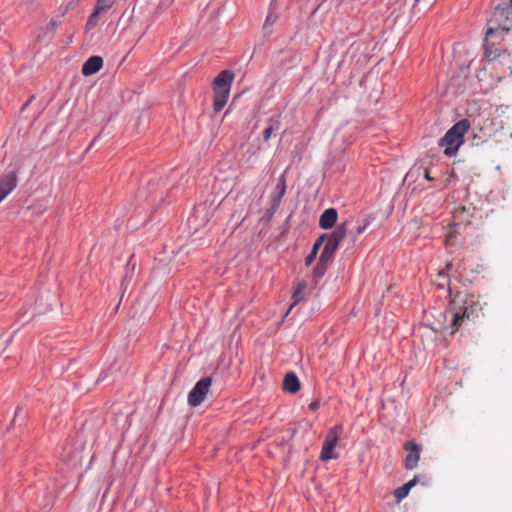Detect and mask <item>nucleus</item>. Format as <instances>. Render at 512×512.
<instances>
[{
  "instance_id": "nucleus-8",
  "label": "nucleus",
  "mask_w": 512,
  "mask_h": 512,
  "mask_svg": "<svg viewBox=\"0 0 512 512\" xmlns=\"http://www.w3.org/2000/svg\"><path fill=\"white\" fill-rule=\"evenodd\" d=\"M310 295V290L308 289V284L306 281L301 280L298 281L293 289L292 299L293 302L288 310L290 312L294 306L299 304L302 301H306Z\"/></svg>"
},
{
  "instance_id": "nucleus-10",
  "label": "nucleus",
  "mask_w": 512,
  "mask_h": 512,
  "mask_svg": "<svg viewBox=\"0 0 512 512\" xmlns=\"http://www.w3.org/2000/svg\"><path fill=\"white\" fill-rule=\"evenodd\" d=\"M103 66V59L100 56H91L82 66V74L84 76H91L97 73Z\"/></svg>"
},
{
  "instance_id": "nucleus-9",
  "label": "nucleus",
  "mask_w": 512,
  "mask_h": 512,
  "mask_svg": "<svg viewBox=\"0 0 512 512\" xmlns=\"http://www.w3.org/2000/svg\"><path fill=\"white\" fill-rule=\"evenodd\" d=\"M234 80V73L230 70L221 71L214 79V90L230 91L231 84Z\"/></svg>"
},
{
  "instance_id": "nucleus-5",
  "label": "nucleus",
  "mask_w": 512,
  "mask_h": 512,
  "mask_svg": "<svg viewBox=\"0 0 512 512\" xmlns=\"http://www.w3.org/2000/svg\"><path fill=\"white\" fill-rule=\"evenodd\" d=\"M210 386V378H203L198 381L188 394V403L194 407L200 405L204 401Z\"/></svg>"
},
{
  "instance_id": "nucleus-20",
  "label": "nucleus",
  "mask_w": 512,
  "mask_h": 512,
  "mask_svg": "<svg viewBox=\"0 0 512 512\" xmlns=\"http://www.w3.org/2000/svg\"><path fill=\"white\" fill-rule=\"evenodd\" d=\"M100 14L101 13L99 11L94 9V11L91 13V15L89 16V18L86 22L87 30H91L97 25Z\"/></svg>"
},
{
  "instance_id": "nucleus-29",
  "label": "nucleus",
  "mask_w": 512,
  "mask_h": 512,
  "mask_svg": "<svg viewBox=\"0 0 512 512\" xmlns=\"http://www.w3.org/2000/svg\"><path fill=\"white\" fill-rule=\"evenodd\" d=\"M465 211H466L465 207H461V208H460V210H457V211H456V214H455V216H454V217L456 218L458 213H460V212H461V213H464Z\"/></svg>"
},
{
  "instance_id": "nucleus-31",
  "label": "nucleus",
  "mask_w": 512,
  "mask_h": 512,
  "mask_svg": "<svg viewBox=\"0 0 512 512\" xmlns=\"http://www.w3.org/2000/svg\"><path fill=\"white\" fill-rule=\"evenodd\" d=\"M317 406H318V405H317V403H316V402H313V403H311V404H310V406H309V407H310V409L314 410V409H316V408H317Z\"/></svg>"
},
{
  "instance_id": "nucleus-17",
  "label": "nucleus",
  "mask_w": 512,
  "mask_h": 512,
  "mask_svg": "<svg viewBox=\"0 0 512 512\" xmlns=\"http://www.w3.org/2000/svg\"><path fill=\"white\" fill-rule=\"evenodd\" d=\"M286 192V177L285 174H282L276 185V193L272 196L274 203L279 204L282 197Z\"/></svg>"
},
{
  "instance_id": "nucleus-1",
  "label": "nucleus",
  "mask_w": 512,
  "mask_h": 512,
  "mask_svg": "<svg viewBox=\"0 0 512 512\" xmlns=\"http://www.w3.org/2000/svg\"><path fill=\"white\" fill-rule=\"evenodd\" d=\"M453 305L452 331L454 334L463 324L465 320L473 321L480 315H483V303L479 296L466 295L464 298L455 299Z\"/></svg>"
},
{
  "instance_id": "nucleus-15",
  "label": "nucleus",
  "mask_w": 512,
  "mask_h": 512,
  "mask_svg": "<svg viewBox=\"0 0 512 512\" xmlns=\"http://www.w3.org/2000/svg\"><path fill=\"white\" fill-rule=\"evenodd\" d=\"M416 483H417V478L414 477L413 479H411L410 481H408L404 485H402V486L398 487L397 489H395L394 496L397 499V501H401L404 498H406L408 496L411 488L414 487L416 485Z\"/></svg>"
},
{
  "instance_id": "nucleus-22",
  "label": "nucleus",
  "mask_w": 512,
  "mask_h": 512,
  "mask_svg": "<svg viewBox=\"0 0 512 512\" xmlns=\"http://www.w3.org/2000/svg\"><path fill=\"white\" fill-rule=\"evenodd\" d=\"M334 253L335 252L323 248L320 258H319L320 264L326 265L332 259Z\"/></svg>"
},
{
  "instance_id": "nucleus-32",
  "label": "nucleus",
  "mask_w": 512,
  "mask_h": 512,
  "mask_svg": "<svg viewBox=\"0 0 512 512\" xmlns=\"http://www.w3.org/2000/svg\"><path fill=\"white\" fill-rule=\"evenodd\" d=\"M171 2H172V0H165V3H166V4H169V3H171Z\"/></svg>"
},
{
  "instance_id": "nucleus-30",
  "label": "nucleus",
  "mask_w": 512,
  "mask_h": 512,
  "mask_svg": "<svg viewBox=\"0 0 512 512\" xmlns=\"http://www.w3.org/2000/svg\"><path fill=\"white\" fill-rule=\"evenodd\" d=\"M425 178H426L427 180H429V181H431V180H432V177L430 176V174H429L428 170H426V171H425Z\"/></svg>"
},
{
  "instance_id": "nucleus-27",
  "label": "nucleus",
  "mask_w": 512,
  "mask_h": 512,
  "mask_svg": "<svg viewBox=\"0 0 512 512\" xmlns=\"http://www.w3.org/2000/svg\"><path fill=\"white\" fill-rule=\"evenodd\" d=\"M325 269H326V265L324 264H320V262H318L316 268H315V273L317 276H322L325 272Z\"/></svg>"
},
{
  "instance_id": "nucleus-14",
  "label": "nucleus",
  "mask_w": 512,
  "mask_h": 512,
  "mask_svg": "<svg viewBox=\"0 0 512 512\" xmlns=\"http://www.w3.org/2000/svg\"><path fill=\"white\" fill-rule=\"evenodd\" d=\"M485 56L489 61H494L500 59L503 56H510V54L506 49L501 50L495 47L493 44L487 43L485 48Z\"/></svg>"
},
{
  "instance_id": "nucleus-2",
  "label": "nucleus",
  "mask_w": 512,
  "mask_h": 512,
  "mask_svg": "<svg viewBox=\"0 0 512 512\" xmlns=\"http://www.w3.org/2000/svg\"><path fill=\"white\" fill-rule=\"evenodd\" d=\"M470 129V122L462 119L455 123L439 141V146L444 148L446 156L456 155L460 146L464 143L465 134Z\"/></svg>"
},
{
  "instance_id": "nucleus-28",
  "label": "nucleus",
  "mask_w": 512,
  "mask_h": 512,
  "mask_svg": "<svg viewBox=\"0 0 512 512\" xmlns=\"http://www.w3.org/2000/svg\"><path fill=\"white\" fill-rule=\"evenodd\" d=\"M317 253L315 251H311V253L307 256L305 260L306 266H309L315 259Z\"/></svg>"
},
{
  "instance_id": "nucleus-23",
  "label": "nucleus",
  "mask_w": 512,
  "mask_h": 512,
  "mask_svg": "<svg viewBox=\"0 0 512 512\" xmlns=\"http://www.w3.org/2000/svg\"><path fill=\"white\" fill-rule=\"evenodd\" d=\"M371 223V219L370 218H365L361 224H359L356 229H355V238L362 234L366 229L367 227L370 225Z\"/></svg>"
},
{
  "instance_id": "nucleus-12",
  "label": "nucleus",
  "mask_w": 512,
  "mask_h": 512,
  "mask_svg": "<svg viewBox=\"0 0 512 512\" xmlns=\"http://www.w3.org/2000/svg\"><path fill=\"white\" fill-rule=\"evenodd\" d=\"M282 388L285 392L296 393L300 390V381L295 373H287L284 377Z\"/></svg>"
},
{
  "instance_id": "nucleus-7",
  "label": "nucleus",
  "mask_w": 512,
  "mask_h": 512,
  "mask_svg": "<svg viewBox=\"0 0 512 512\" xmlns=\"http://www.w3.org/2000/svg\"><path fill=\"white\" fill-rule=\"evenodd\" d=\"M16 172H8L0 178V203L16 188Z\"/></svg>"
},
{
  "instance_id": "nucleus-24",
  "label": "nucleus",
  "mask_w": 512,
  "mask_h": 512,
  "mask_svg": "<svg viewBox=\"0 0 512 512\" xmlns=\"http://www.w3.org/2000/svg\"><path fill=\"white\" fill-rule=\"evenodd\" d=\"M457 234L458 232L454 228H451L446 235L445 244L448 246L454 245Z\"/></svg>"
},
{
  "instance_id": "nucleus-4",
  "label": "nucleus",
  "mask_w": 512,
  "mask_h": 512,
  "mask_svg": "<svg viewBox=\"0 0 512 512\" xmlns=\"http://www.w3.org/2000/svg\"><path fill=\"white\" fill-rule=\"evenodd\" d=\"M493 21L503 30H509L512 25V0L496 6Z\"/></svg>"
},
{
  "instance_id": "nucleus-16",
  "label": "nucleus",
  "mask_w": 512,
  "mask_h": 512,
  "mask_svg": "<svg viewBox=\"0 0 512 512\" xmlns=\"http://www.w3.org/2000/svg\"><path fill=\"white\" fill-rule=\"evenodd\" d=\"M346 234H347V223H341V224L337 225L335 230L327 237L339 245V243L345 238Z\"/></svg>"
},
{
  "instance_id": "nucleus-18",
  "label": "nucleus",
  "mask_w": 512,
  "mask_h": 512,
  "mask_svg": "<svg viewBox=\"0 0 512 512\" xmlns=\"http://www.w3.org/2000/svg\"><path fill=\"white\" fill-rule=\"evenodd\" d=\"M278 20L277 8L276 5L272 2L269 7L268 15L265 19L263 28L264 30H269Z\"/></svg>"
},
{
  "instance_id": "nucleus-19",
  "label": "nucleus",
  "mask_w": 512,
  "mask_h": 512,
  "mask_svg": "<svg viewBox=\"0 0 512 512\" xmlns=\"http://www.w3.org/2000/svg\"><path fill=\"white\" fill-rule=\"evenodd\" d=\"M270 122V125L263 131V139L265 142L269 141L274 130H277L279 128L278 120L273 121L271 119Z\"/></svg>"
},
{
  "instance_id": "nucleus-6",
  "label": "nucleus",
  "mask_w": 512,
  "mask_h": 512,
  "mask_svg": "<svg viewBox=\"0 0 512 512\" xmlns=\"http://www.w3.org/2000/svg\"><path fill=\"white\" fill-rule=\"evenodd\" d=\"M404 450L407 453L405 457V468L407 470H413L418 465L422 448L416 442L408 441L404 445Z\"/></svg>"
},
{
  "instance_id": "nucleus-3",
  "label": "nucleus",
  "mask_w": 512,
  "mask_h": 512,
  "mask_svg": "<svg viewBox=\"0 0 512 512\" xmlns=\"http://www.w3.org/2000/svg\"><path fill=\"white\" fill-rule=\"evenodd\" d=\"M342 432V425H336L328 431L320 453V459L322 461H329L331 459H336L338 457V455L334 452V449L338 443V440Z\"/></svg>"
},
{
  "instance_id": "nucleus-11",
  "label": "nucleus",
  "mask_w": 512,
  "mask_h": 512,
  "mask_svg": "<svg viewBox=\"0 0 512 512\" xmlns=\"http://www.w3.org/2000/svg\"><path fill=\"white\" fill-rule=\"evenodd\" d=\"M338 219V213L337 210L334 208L326 209L319 218V226L322 229H330L332 228Z\"/></svg>"
},
{
  "instance_id": "nucleus-26",
  "label": "nucleus",
  "mask_w": 512,
  "mask_h": 512,
  "mask_svg": "<svg viewBox=\"0 0 512 512\" xmlns=\"http://www.w3.org/2000/svg\"><path fill=\"white\" fill-rule=\"evenodd\" d=\"M326 238V235L320 236L314 243L312 251L318 252L319 248L321 247L324 239Z\"/></svg>"
},
{
  "instance_id": "nucleus-13",
  "label": "nucleus",
  "mask_w": 512,
  "mask_h": 512,
  "mask_svg": "<svg viewBox=\"0 0 512 512\" xmlns=\"http://www.w3.org/2000/svg\"><path fill=\"white\" fill-rule=\"evenodd\" d=\"M230 91L214 90L213 108L215 112H220L226 105Z\"/></svg>"
},
{
  "instance_id": "nucleus-21",
  "label": "nucleus",
  "mask_w": 512,
  "mask_h": 512,
  "mask_svg": "<svg viewBox=\"0 0 512 512\" xmlns=\"http://www.w3.org/2000/svg\"><path fill=\"white\" fill-rule=\"evenodd\" d=\"M113 5V0H97L95 9L100 13H103L110 9Z\"/></svg>"
},
{
  "instance_id": "nucleus-33",
  "label": "nucleus",
  "mask_w": 512,
  "mask_h": 512,
  "mask_svg": "<svg viewBox=\"0 0 512 512\" xmlns=\"http://www.w3.org/2000/svg\"><path fill=\"white\" fill-rule=\"evenodd\" d=\"M492 33V29H489L488 32H487V36Z\"/></svg>"
},
{
  "instance_id": "nucleus-25",
  "label": "nucleus",
  "mask_w": 512,
  "mask_h": 512,
  "mask_svg": "<svg viewBox=\"0 0 512 512\" xmlns=\"http://www.w3.org/2000/svg\"><path fill=\"white\" fill-rule=\"evenodd\" d=\"M325 249L335 252L338 248V244L330 240L328 237L324 246Z\"/></svg>"
}]
</instances>
